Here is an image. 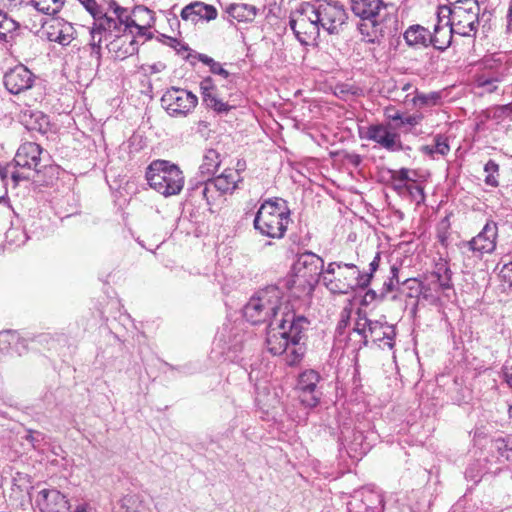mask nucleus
Returning a JSON list of instances; mask_svg holds the SVG:
<instances>
[{"instance_id":"obj_56","label":"nucleus","mask_w":512,"mask_h":512,"mask_svg":"<svg viewBox=\"0 0 512 512\" xmlns=\"http://www.w3.org/2000/svg\"><path fill=\"white\" fill-rule=\"evenodd\" d=\"M416 294L421 295L425 300H429L432 297L431 287L420 281L418 287H416Z\"/></svg>"},{"instance_id":"obj_28","label":"nucleus","mask_w":512,"mask_h":512,"mask_svg":"<svg viewBox=\"0 0 512 512\" xmlns=\"http://www.w3.org/2000/svg\"><path fill=\"white\" fill-rule=\"evenodd\" d=\"M351 2L352 11L361 19L378 15L388 9L393 10V5L384 4L382 0H351Z\"/></svg>"},{"instance_id":"obj_19","label":"nucleus","mask_w":512,"mask_h":512,"mask_svg":"<svg viewBox=\"0 0 512 512\" xmlns=\"http://www.w3.org/2000/svg\"><path fill=\"white\" fill-rule=\"evenodd\" d=\"M34 502L41 512H66L70 508L66 496L55 488L39 490Z\"/></svg>"},{"instance_id":"obj_41","label":"nucleus","mask_w":512,"mask_h":512,"mask_svg":"<svg viewBox=\"0 0 512 512\" xmlns=\"http://www.w3.org/2000/svg\"><path fill=\"white\" fill-rule=\"evenodd\" d=\"M492 448L498 455L507 461H512V441L504 438H497L492 442Z\"/></svg>"},{"instance_id":"obj_40","label":"nucleus","mask_w":512,"mask_h":512,"mask_svg":"<svg viewBox=\"0 0 512 512\" xmlns=\"http://www.w3.org/2000/svg\"><path fill=\"white\" fill-rule=\"evenodd\" d=\"M145 178L147 184L156 191H159L160 186V160H154L147 167Z\"/></svg>"},{"instance_id":"obj_10","label":"nucleus","mask_w":512,"mask_h":512,"mask_svg":"<svg viewBox=\"0 0 512 512\" xmlns=\"http://www.w3.org/2000/svg\"><path fill=\"white\" fill-rule=\"evenodd\" d=\"M398 24L394 9H388L378 15L363 18L358 25V30L365 42L380 44L385 36L393 35L398 31Z\"/></svg>"},{"instance_id":"obj_20","label":"nucleus","mask_w":512,"mask_h":512,"mask_svg":"<svg viewBox=\"0 0 512 512\" xmlns=\"http://www.w3.org/2000/svg\"><path fill=\"white\" fill-rule=\"evenodd\" d=\"M162 195L165 197L178 195L185 183V177L180 167L167 160H162Z\"/></svg>"},{"instance_id":"obj_15","label":"nucleus","mask_w":512,"mask_h":512,"mask_svg":"<svg viewBox=\"0 0 512 512\" xmlns=\"http://www.w3.org/2000/svg\"><path fill=\"white\" fill-rule=\"evenodd\" d=\"M197 103V96L184 89L171 88L162 95V108L170 116H186Z\"/></svg>"},{"instance_id":"obj_45","label":"nucleus","mask_w":512,"mask_h":512,"mask_svg":"<svg viewBox=\"0 0 512 512\" xmlns=\"http://www.w3.org/2000/svg\"><path fill=\"white\" fill-rule=\"evenodd\" d=\"M406 192L410 196L411 200L414 201L417 205L424 203L425 201V193L424 188L417 184L416 181H411L407 186Z\"/></svg>"},{"instance_id":"obj_60","label":"nucleus","mask_w":512,"mask_h":512,"mask_svg":"<svg viewBox=\"0 0 512 512\" xmlns=\"http://www.w3.org/2000/svg\"><path fill=\"white\" fill-rule=\"evenodd\" d=\"M504 376H505L506 383L512 389V364L505 366Z\"/></svg>"},{"instance_id":"obj_1","label":"nucleus","mask_w":512,"mask_h":512,"mask_svg":"<svg viewBox=\"0 0 512 512\" xmlns=\"http://www.w3.org/2000/svg\"><path fill=\"white\" fill-rule=\"evenodd\" d=\"M111 17L114 25H105V29H95L103 32L104 42L108 52L114 59L123 60L138 51V41L143 42L152 38L149 31L155 17L151 10L139 6L130 11L124 7H116Z\"/></svg>"},{"instance_id":"obj_61","label":"nucleus","mask_w":512,"mask_h":512,"mask_svg":"<svg viewBox=\"0 0 512 512\" xmlns=\"http://www.w3.org/2000/svg\"><path fill=\"white\" fill-rule=\"evenodd\" d=\"M391 276L390 278L396 279V283L400 284L399 280V268L396 265L391 266Z\"/></svg>"},{"instance_id":"obj_31","label":"nucleus","mask_w":512,"mask_h":512,"mask_svg":"<svg viewBox=\"0 0 512 512\" xmlns=\"http://www.w3.org/2000/svg\"><path fill=\"white\" fill-rule=\"evenodd\" d=\"M431 276L435 279L440 290H449L453 288L452 271L447 261L440 258L435 264V269L431 273Z\"/></svg>"},{"instance_id":"obj_62","label":"nucleus","mask_w":512,"mask_h":512,"mask_svg":"<svg viewBox=\"0 0 512 512\" xmlns=\"http://www.w3.org/2000/svg\"><path fill=\"white\" fill-rule=\"evenodd\" d=\"M512 31V3L510 4L508 14H507V32L510 33Z\"/></svg>"},{"instance_id":"obj_26","label":"nucleus","mask_w":512,"mask_h":512,"mask_svg":"<svg viewBox=\"0 0 512 512\" xmlns=\"http://www.w3.org/2000/svg\"><path fill=\"white\" fill-rule=\"evenodd\" d=\"M342 444L347 450L350 457L358 458L366 454L371 449V443L368 436L364 432L356 430L352 432V436L348 438L343 432Z\"/></svg>"},{"instance_id":"obj_44","label":"nucleus","mask_w":512,"mask_h":512,"mask_svg":"<svg viewBox=\"0 0 512 512\" xmlns=\"http://www.w3.org/2000/svg\"><path fill=\"white\" fill-rule=\"evenodd\" d=\"M440 98L441 96L438 92H431L428 94L417 93L413 97L412 101L415 106L425 107L437 104Z\"/></svg>"},{"instance_id":"obj_3","label":"nucleus","mask_w":512,"mask_h":512,"mask_svg":"<svg viewBox=\"0 0 512 512\" xmlns=\"http://www.w3.org/2000/svg\"><path fill=\"white\" fill-rule=\"evenodd\" d=\"M381 253L377 252L369 264L368 272H361L353 263L330 262L325 268L322 283L333 294H348L357 289L368 288L378 270Z\"/></svg>"},{"instance_id":"obj_51","label":"nucleus","mask_w":512,"mask_h":512,"mask_svg":"<svg viewBox=\"0 0 512 512\" xmlns=\"http://www.w3.org/2000/svg\"><path fill=\"white\" fill-rule=\"evenodd\" d=\"M398 286L399 284L396 283V279L389 277L388 280L383 283V286L380 289V300H384L388 293L394 291Z\"/></svg>"},{"instance_id":"obj_22","label":"nucleus","mask_w":512,"mask_h":512,"mask_svg":"<svg viewBox=\"0 0 512 512\" xmlns=\"http://www.w3.org/2000/svg\"><path fill=\"white\" fill-rule=\"evenodd\" d=\"M86 11L93 17L96 29H105V25L111 27V23L114 25L112 20V11L116 7H121L116 1L112 0L106 5H100L96 0H78Z\"/></svg>"},{"instance_id":"obj_50","label":"nucleus","mask_w":512,"mask_h":512,"mask_svg":"<svg viewBox=\"0 0 512 512\" xmlns=\"http://www.w3.org/2000/svg\"><path fill=\"white\" fill-rule=\"evenodd\" d=\"M44 438V434L36 430H28L25 436V439L29 441L34 448H39Z\"/></svg>"},{"instance_id":"obj_2","label":"nucleus","mask_w":512,"mask_h":512,"mask_svg":"<svg viewBox=\"0 0 512 512\" xmlns=\"http://www.w3.org/2000/svg\"><path fill=\"white\" fill-rule=\"evenodd\" d=\"M310 322L302 315L288 307L282 312V317L274 323L271 321L267 326L265 344L267 350L273 355L285 353L286 363L289 366L298 364L306 351L302 339Z\"/></svg>"},{"instance_id":"obj_63","label":"nucleus","mask_w":512,"mask_h":512,"mask_svg":"<svg viewBox=\"0 0 512 512\" xmlns=\"http://www.w3.org/2000/svg\"><path fill=\"white\" fill-rule=\"evenodd\" d=\"M408 185H409V183H406V182H404V185L400 182H393L394 189L396 191H398L399 193H401L403 190L406 191Z\"/></svg>"},{"instance_id":"obj_6","label":"nucleus","mask_w":512,"mask_h":512,"mask_svg":"<svg viewBox=\"0 0 512 512\" xmlns=\"http://www.w3.org/2000/svg\"><path fill=\"white\" fill-rule=\"evenodd\" d=\"M290 222V209L287 201L282 198L265 200L259 207L254 228L262 235L270 238H282Z\"/></svg>"},{"instance_id":"obj_38","label":"nucleus","mask_w":512,"mask_h":512,"mask_svg":"<svg viewBox=\"0 0 512 512\" xmlns=\"http://www.w3.org/2000/svg\"><path fill=\"white\" fill-rule=\"evenodd\" d=\"M194 58H196L203 64L207 65L211 73L215 75H220L224 79H227L229 77L230 73L226 69H224L219 62L215 61L208 55L195 52Z\"/></svg>"},{"instance_id":"obj_29","label":"nucleus","mask_w":512,"mask_h":512,"mask_svg":"<svg viewBox=\"0 0 512 512\" xmlns=\"http://www.w3.org/2000/svg\"><path fill=\"white\" fill-rule=\"evenodd\" d=\"M403 37L406 44L412 48H427L431 45V32L419 24L409 26Z\"/></svg>"},{"instance_id":"obj_57","label":"nucleus","mask_w":512,"mask_h":512,"mask_svg":"<svg viewBox=\"0 0 512 512\" xmlns=\"http://www.w3.org/2000/svg\"><path fill=\"white\" fill-rule=\"evenodd\" d=\"M375 300H380V291L377 292L373 289H368L363 297V303L369 304Z\"/></svg>"},{"instance_id":"obj_8","label":"nucleus","mask_w":512,"mask_h":512,"mask_svg":"<svg viewBox=\"0 0 512 512\" xmlns=\"http://www.w3.org/2000/svg\"><path fill=\"white\" fill-rule=\"evenodd\" d=\"M351 335L359 337L357 340L358 350L368 346L370 341L373 343H383V346H387L389 349H392L394 346V327L387 322L371 320L365 314L361 313L360 310L358 311V317Z\"/></svg>"},{"instance_id":"obj_47","label":"nucleus","mask_w":512,"mask_h":512,"mask_svg":"<svg viewBox=\"0 0 512 512\" xmlns=\"http://www.w3.org/2000/svg\"><path fill=\"white\" fill-rule=\"evenodd\" d=\"M17 27L18 24L11 18L0 24V43L7 42L8 35L16 30Z\"/></svg>"},{"instance_id":"obj_13","label":"nucleus","mask_w":512,"mask_h":512,"mask_svg":"<svg viewBox=\"0 0 512 512\" xmlns=\"http://www.w3.org/2000/svg\"><path fill=\"white\" fill-rule=\"evenodd\" d=\"M497 237V223L489 220L476 236L469 241H461L458 244V247L462 255H468L471 253L480 260L484 254L494 252L496 249Z\"/></svg>"},{"instance_id":"obj_34","label":"nucleus","mask_w":512,"mask_h":512,"mask_svg":"<svg viewBox=\"0 0 512 512\" xmlns=\"http://www.w3.org/2000/svg\"><path fill=\"white\" fill-rule=\"evenodd\" d=\"M226 13L238 22H251L256 17L257 9L253 5L244 3L230 4L226 8Z\"/></svg>"},{"instance_id":"obj_36","label":"nucleus","mask_w":512,"mask_h":512,"mask_svg":"<svg viewBox=\"0 0 512 512\" xmlns=\"http://www.w3.org/2000/svg\"><path fill=\"white\" fill-rule=\"evenodd\" d=\"M422 151L429 156H434V154L441 156L447 155L450 151L447 137L442 134L436 135L434 137V143L431 145L423 146Z\"/></svg>"},{"instance_id":"obj_4","label":"nucleus","mask_w":512,"mask_h":512,"mask_svg":"<svg viewBox=\"0 0 512 512\" xmlns=\"http://www.w3.org/2000/svg\"><path fill=\"white\" fill-rule=\"evenodd\" d=\"M43 149L34 142L22 144L13 159L15 170L11 172V178L15 184L22 180H32L41 185H50L58 177L59 168L56 165H42Z\"/></svg>"},{"instance_id":"obj_27","label":"nucleus","mask_w":512,"mask_h":512,"mask_svg":"<svg viewBox=\"0 0 512 512\" xmlns=\"http://www.w3.org/2000/svg\"><path fill=\"white\" fill-rule=\"evenodd\" d=\"M214 190L217 192L218 197L226 193H232L241 181V176L238 170L225 169L219 176L211 178Z\"/></svg>"},{"instance_id":"obj_14","label":"nucleus","mask_w":512,"mask_h":512,"mask_svg":"<svg viewBox=\"0 0 512 512\" xmlns=\"http://www.w3.org/2000/svg\"><path fill=\"white\" fill-rule=\"evenodd\" d=\"M312 10L319 29L330 35L338 34L347 19L345 9L337 2H324L317 6L312 4Z\"/></svg>"},{"instance_id":"obj_53","label":"nucleus","mask_w":512,"mask_h":512,"mask_svg":"<svg viewBox=\"0 0 512 512\" xmlns=\"http://www.w3.org/2000/svg\"><path fill=\"white\" fill-rule=\"evenodd\" d=\"M409 170L406 168H401L398 171L392 172V182H400L404 185V182L408 183L409 179Z\"/></svg>"},{"instance_id":"obj_42","label":"nucleus","mask_w":512,"mask_h":512,"mask_svg":"<svg viewBox=\"0 0 512 512\" xmlns=\"http://www.w3.org/2000/svg\"><path fill=\"white\" fill-rule=\"evenodd\" d=\"M5 238L8 244L21 246L26 243L28 236L21 227H10L5 233Z\"/></svg>"},{"instance_id":"obj_58","label":"nucleus","mask_w":512,"mask_h":512,"mask_svg":"<svg viewBox=\"0 0 512 512\" xmlns=\"http://www.w3.org/2000/svg\"><path fill=\"white\" fill-rule=\"evenodd\" d=\"M419 283L420 281L416 278H409L402 282V284L405 285L411 291V293L409 294L410 297L414 296L412 291L416 292V287H418Z\"/></svg>"},{"instance_id":"obj_49","label":"nucleus","mask_w":512,"mask_h":512,"mask_svg":"<svg viewBox=\"0 0 512 512\" xmlns=\"http://www.w3.org/2000/svg\"><path fill=\"white\" fill-rule=\"evenodd\" d=\"M500 280L512 289V262L504 264L499 271Z\"/></svg>"},{"instance_id":"obj_7","label":"nucleus","mask_w":512,"mask_h":512,"mask_svg":"<svg viewBox=\"0 0 512 512\" xmlns=\"http://www.w3.org/2000/svg\"><path fill=\"white\" fill-rule=\"evenodd\" d=\"M447 11V25L452 31L464 37H475L479 26L480 7L476 0H458L451 7H441L438 13L439 22L441 14Z\"/></svg>"},{"instance_id":"obj_5","label":"nucleus","mask_w":512,"mask_h":512,"mask_svg":"<svg viewBox=\"0 0 512 512\" xmlns=\"http://www.w3.org/2000/svg\"><path fill=\"white\" fill-rule=\"evenodd\" d=\"M283 292L277 286H268L253 296L243 308V315L248 322L257 325L279 320L288 303L283 304Z\"/></svg>"},{"instance_id":"obj_11","label":"nucleus","mask_w":512,"mask_h":512,"mask_svg":"<svg viewBox=\"0 0 512 512\" xmlns=\"http://www.w3.org/2000/svg\"><path fill=\"white\" fill-rule=\"evenodd\" d=\"M289 27L302 45H313L320 36V29L315 20L312 4L304 3L292 12Z\"/></svg>"},{"instance_id":"obj_52","label":"nucleus","mask_w":512,"mask_h":512,"mask_svg":"<svg viewBox=\"0 0 512 512\" xmlns=\"http://www.w3.org/2000/svg\"><path fill=\"white\" fill-rule=\"evenodd\" d=\"M423 119V115L418 114H412V115H403V119L401 123L397 124V127H401L402 125H409V126H416L418 125Z\"/></svg>"},{"instance_id":"obj_37","label":"nucleus","mask_w":512,"mask_h":512,"mask_svg":"<svg viewBox=\"0 0 512 512\" xmlns=\"http://www.w3.org/2000/svg\"><path fill=\"white\" fill-rule=\"evenodd\" d=\"M64 0H31V5L46 15H56L63 7Z\"/></svg>"},{"instance_id":"obj_32","label":"nucleus","mask_w":512,"mask_h":512,"mask_svg":"<svg viewBox=\"0 0 512 512\" xmlns=\"http://www.w3.org/2000/svg\"><path fill=\"white\" fill-rule=\"evenodd\" d=\"M451 26H441L439 23L435 25L434 32L431 33V45L440 51H444L451 44L452 37L454 35Z\"/></svg>"},{"instance_id":"obj_46","label":"nucleus","mask_w":512,"mask_h":512,"mask_svg":"<svg viewBox=\"0 0 512 512\" xmlns=\"http://www.w3.org/2000/svg\"><path fill=\"white\" fill-rule=\"evenodd\" d=\"M484 170H485V172H487V176L485 178V183L487 185L496 187L498 185V181H497L496 177L494 176V173L498 172L499 165L495 161L489 160L485 164Z\"/></svg>"},{"instance_id":"obj_25","label":"nucleus","mask_w":512,"mask_h":512,"mask_svg":"<svg viewBox=\"0 0 512 512\" xmlns=\"http://www.w3.org/2000/svg\"><path fill=\"white\" fill-rule=\"evenodd\" d=\"M183 20H190L197 23L200 20H214L217 17V10L213 5L203 2H193L181 10Z\"/></svg>"},{"instance_id":"obj_17","label":"nucleus","mask_w":512,"mask_h":512,"mask_svg":"<svg viewBox=\"0 0 512 512\" xmlns=\"http://www.w3.org/2000/svg\"><path fill=\"white\" fill-rule=\"evenodd\" d=\"M321 377L315 370H305L298 377L297 389L299 399L309 408L316 407L320 402L322 391L319 387Z\"/></svg>"},{"instance_id":"obj_24","label":"nucleus","mask_w":512,"mask_h":512,"mask_svg":"<svg viewBox=\"0 0 512 512\" xmlns=\"http://www.w3.org/2000/svg\"><path fill=\"white\" fill-rule=\"evenodd\" d=\"M214 189L211 179L202 178L189 189V197L198 206L201 202L210 206L219 198Z\"/></svg>"},{"instance_id":"obj_16","label":"nucleus","mask_w":512,"mask_h":512,"mask_svg":"<svg viewBox=\"0 0 512 512\" xmlns=\"http://www.w3.org/2000/svg\"><path fill=\"white\" fill-rule=\"evenodd\" d=\"M348 512H383L382 494L370 487H362L353 492L347 503Z\"/></svg>"},{"instance_id":"obj_54","label":"nucleus","mask_w":512,"mask_h":512,"mask_svg":"<svg viewBox=\"0 0 512 512\" xmlns=\"http://www.w3.org/2000/svg\"><path fill=\"white\" fill-rule=\"evenodd\" d=\"M496 81L497 80L494 78H486L484 76H481L478 79V85L480 87L486 88L489 92H493L497 88V86L495 85Z\"/></svg>"},{"instance_id":"obj_48","label":"nucleus","mask_w":512,"mask_h":512,"mask_svg":"<svg viewBox=\"0 0 512 512\" xmlns=\"http://www.w3.org/2000/svg\"><path fill=\"white\" fill-rule=\"evenodd\" d=\"M200 90L202 98L210 97L211 94H214L216 91H218L213 79L210 76L204 78L200 82Z\"/></svg>"},{"instance_id":"obj_39","label":"nucleus","mask_w":512,"mask_h":512,"mask_svg":"<svg viewBox=\"0 0 512 512\" xmlns=\"http://www.w3.org/2000/svg\"><path fill=\"white\" fill-rule=\"evenodd\" d=\"M95 29L96 25H93L91 29L92 41L90 43V56L96 60V64L99 66L101 60V43L104 42V34L100 31L96 32Z\"/></svg>"},{"instance_id":"obj_30","label":"nucleus","mask_w":512,"mask_h":512,"mask_svg":"<svg viewBox=\"0 0 512 512\" xmlns=\"http://www.w3.org/2000/svg\"><path fill=\"white\" fill-rule=\"evenodd\" d=\"M47 40L66 46L73 40L74 28L70 23L57 22L45 32Z\"/></svg>"},{"instance_id":"obj_35","label":"nucleus","mask_w":512,"mask_h":512,"mask_svg":"<svg viewBox=\"0 0 512 512\" xmlns=\"http://www.w3.org/2000/svg\"><path fill=\"white\" fill-rule=\"evenodd\" d=\"M162 45H166L173 49L178 55H181L184 59L190 60L194 58L195 53H192V50L188 47V45L178 38L168 36L162 33Z\"/></svg>"},{"instance_id":"obj_64","label":"nucleus","mask_w":512,"mask_h":512,"mask_svg":"<svg viewBox=\"0 0 512 512\" xmlns=\"http://www.w3.org/2000/svg\"><path fill=\"white\" fill-rule=\"evenodd\" d=\"M75 512H90V511H89V505H88V504H86V503L79 504V505L76 507Z\"/></svg>"},{"instance_id":"obj_23","label":"nucleus","mask_w":512,"mask_h":512,"mask_svg":"<svg viewBox=\"0 0 512 512\" xmlns=\"http://www.w3.org/2000/svg\"><path fill=\"white\" fill-rule=\"evenodd\" d=\"M20 123L28 130L45 134L50 130L49 117L42 111L26 108L19 115Z\"/></svg>"},{"instance_id":"obj_33","label":"nucleus","mask_w":512,"mask_h":512,"mask_svg":"<svg viewBox=\"0 0 512 512\" xmlns=\"http://www.w3.org/2000/svg\"><path fill=\"white\" fill-rule=\"evenodd\" d=\"M220 154L214 150L209 149L203 156L202 163L199 167V175L201 178L211 179L214 173L220 166Z\"/></svg>"},{"instance_id":"obj_59","label":"nucleus","mask_w":512,"mask_h":512,"mask_svg":"<svg viewBox=\"0 0 512 512\" xmlns=\"http://www.w3.org/2000/svg\"><path fill=\"white\" fill-rule=\"evenodd\" d=\"M167 22L171 28L172 31H176L179 29L180 27V21L179 19L177 18V16L174 14L172 15L171 13H169L167 16Z\"/></svg>"},{"instance_id":"obj_12","label":"nucleus","mask_w":512,"mask_h":512,"mask_svg":"<svg viewBox=\"0 0 512 512\" xmlns=\"http://www.w3.org/2000/svg\"><path fill=\"white\" fill-rule=\"evenodd\" d=\"M245 341L246 334L240 324L226 323L217 332L213 351L219 349L225 360L233 362L237 358V353L243 349Z\"/></svg>"},{"instance_id":"obj_43","label":"nucleus","mask_w":512,"mask_h":512,"mask_svg":"<svg viewBox=\"0 0 512 512\" xmlns=\"http://www.w3.org/2000/svg\"><path fill=\"white\" fill-rule=\"evenodd\" d=\"M203 101L207 107L211 108L217 113H227L232 109V106L218 97V91H216L214 94H211L210 97L203 98Z\"/></svg>"},{"instance_id":"obj_55","label":"nucleus","mask_w":512,"mask_h":512,"mask_svg":"<svg viewBox=\"0 0 512 512\" xmlns=\"http://www.w3.org/2000/svg\"><path fill=\"white\" fill-rule=\"evenodd\" d=\"M385 116L388 120L393 122L399 121L401 123L403 119V114L399 110H396L395 108H387L385 110Z\"/></svg>"},{"instance_id":"obj_9","label":"nucleus","mask_w":512,"mask_h":512,"mask_svg":"<svg viewBox=\"0 0 512 512\" xmlns=\"http://www.w3.org/2000/svg\"><path fill=\"white\" fill-rule=\"evenodd\" d=\"M292 271L294 276L293 285L299 284L307 288L308 292H311L323 280L324 260L311 251H305L297 256Z\"/></svg>"},{"instance_id":"obj_21","label":"nucleus","mask_w":512,"mask_h":512,"mask_svg":"<svg viewBox=\"0 0 512 512\" xmlns=\"http://www.w3.org/2000/svg\"><path fill=\"white\" fill-rule=\"evenodd\" d=\"M365 137L391 152L401 151L403 149L400 135L396 132H391L383 124L370 125L367 128Z\"/></svg>"},{"instance_id":"obj_18","label":"nucleus","mask_w":512,"mask_h":512,"mask_svg":"<svg viewBox=\"0 0 512 512\" xmlns=\"http://www.w3.org/2000/svg\"><path fill=\"white\" fill-rule=\"evenodd\" d=\"M34 81L35 75L22 64L9 69L3 77L5 88L15 95L32 88Z\"/></svg>"}]
</instances>
